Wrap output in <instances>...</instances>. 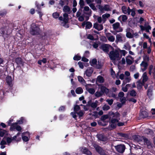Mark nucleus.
<instances>
[{"label":"nucleus","mask_w":155,"mask_h":155,"mask_svg":"<svg viewBox=\"0 0 155 155\" xmlns=\"http://www.w3.org/2000/svg\"><path fill=\"white\" fill-rule=\"evenodd\" d=\"M98 8L101 12H103L104 11H108L110 10V6L107 5H105L104 6L99 5Z\"/></svg>","instance_id":"10"},{"label":"nucleus","mask_w":155,"mask_h":155,"mask_svg":"<svg viewBox=\"0 0 155 155\" xmlns=\"http://www.w3.org/2000/svg\"><path fill=\"white\" fill-rule=\"evenodd\" d=\"M7 13V12L5 10H3L0 11V16L3 17L5 16Z\"/></svg>","instance_id":"46"},{"label":"nucleus","mask_w":155,"mask_h":155,"mask_svg":"<svg viewBox=\"0 0 155 155\" xmlns=\"http://www.w3.org/2000/svg\"><path fill=\"white\" fill-rule=\"evenodd\" d=\"M92 26V23L89 21L86 22V29H90Z\"/></svg>","instance_id":"45"},{"label":"nucleus","mask_w":155,"mask_h":155,"mask_svg":"<svg viewBox=\"0 0 155 155\" xmlns=\"http://www.w3.org/2000/svg\"><path fill=\"white\" fill-rule=\"evenodd\" d=\"M110 108V107L108 105L106 104L104 105L102 109L104 110H109Z\"/></svg>","instance_id":"54"},{"label":"nucleus","mask_w":155,"mask_h":155,"mask_svg":"<svg viewBox=\"0 0 155 155\" xmlns=\"http://www.w3.org/2000/svg\"><path fill=\"white\" fill-rule=\"evenodd\" d=\"M133 138L135 140L139 142L142 141L144 138L139 135H135L133 136Z\"/></svg>","instance_id":"25"},{"label":"nucleus","mask_w":155,"mask_h":155,"mask_svg":"<svg viewBox=\"0 0 155 155\" xmlns=\"http://www.w3.org/2000/svg\"><path fill=\"white\" fill-rule=\"evenodd\" d=\"M94 27L99 31L101 30L103 28V27L102 25L99 24L97 23L94 24Z\"/></svg>","instance_id":"16"},{"label":"nucleus","mask_w":155,"mask_h":155,"mask_svg":"<svg viewBox=\"0 0 155 155\" xmlns=\"http://www.w3.org/2000/svg\"><path fill=\"white\" fill-rule=\"evenodd\" d=\"M63 22H64V24H63V26H64V24L67 23L68 21V15L66 13H65L63 14Z\"/></svg>","instance_id":"21"},{"label":"nucleus","mask_w":155,"mask_h":155,"mask_svg":"<svg viewBox=\"0 0 155 155\" xmlns=\"http://www.w3.org/2000/svg\"><path fill=\"white\" fill-rule=\"evenodd\" d=\"M97 137L99 140L103 141H106L107 140V138L103 134L97 135Z\"/></svg>","instance_id":"18"},{"label":"nucleus","mask_w":155,"mask_h":155,"mask_svg":"<svg viewBox=\"0 0 155 155\" xmlns=\"http://www.w3.org/2000/svg\"><path fill=\"white\" fill-rule=\"evenodd\" d=\"M153 86L150 85L147 91V95L149 97H150L152 95V89Z\"/></svg>","instance_id":"31"},{"label":"nucleus","mask_w":155,"mask_h":155,"mask_svg":"<svg viewBox=\"0 0 155 155\" xmlns=\"http://www.w3.org/2000/svg\"><path fill=\"white\" fill-rule=\"evenodd\" d=\"M78 81L84 85H86V83L84 80L83 78L80 76H78Z\"/></svg>","instance_id":"33"},{"label":"nucleus","mask_w":155,"mask_h":155,"mask_svg":"<svg viewBox=\"0 0 155 155\" xmlns=\"http://www.w3.org/2000/svg\"><path fill=\"white\" fill-rule=\"evenodd\" d=\"M15 129L19 131H20L21 130V127L18 125L17 123H15L12 124L10 128V130L12 131L14 130Z\"/></svg>","instance_id":"8"},{"label":"nucleus","mask_w":155,"mask_h":155,"mask_svg":"<svg viewBox=\"0 0 155 155\" xmlns=\"http://www.w3.org/2000/svg\"><path fill=\"white\" fill-rule=\"evenodd\" d=\"M30 31V33L33 35H39L41 32L39 28L35 24L31 25Z\"/></svg>","instance_id":"2"},{"label":"nucleus","mask_w":155,"mask_h":155,"mask_svg":"<svg viewBox=\"0 0 155 155\" xmlns=\"http://www.w3.org/2000/svg\"><path fill=\"white\" fill-rule=\"evenodd\" d=\"M101 91L102 92L103 94L104 93L107 94L108 92V89L104 86L101 87Z\"/></svg>","instance_id":"35"},{"label":"nucleus","mask_w":155,"mask_h":155,"mask_svg":"<svg viewBox=\"0 0 155 155\" xmlns=\"http://www.w3.org/2000/svg\"><path fill=\"white\" fill-rule=\"evenodd\" d=\"M104 79L102 77L99 76L97 78L96 82L100 83H103L104 82Z\"/></svg>","instance_id":"34"},{"label":"nucleus","mask_w":155,"mask_h":155,"mask_svg":"<svg viewBox=\"0 0 155 155\" xmlns=\"http://www.w3.org/2000/svg\"><path fill=\"white\" fill-rule=\"evenodd\" d=\"M115 149L119 152L123 153L125 149V147L123 144H120L114 147Z\"/></svg>","instance_id":"6"},{"label":"nucleus","mask_w":155,"mask_h":155,"mask_svg":"<svg viewBox=\"0 0 155 155\" xmlns=\"http://www.w3.org/2000/svg\"><path fill=\"white\" fill-rule=\"evenodd\" d=\"M141 69L143 72L145 71L147 69L148 66L147 63L144 61H143L140 64Z\"/></svg>","instance_id":"14"},{"label":"nucleus","mask_w":155,"mask_h":155,"mask_svg":"<svg viewBox=\"0 0 155 155\" xmlns=\"http://www.w3.org/2000/svg\"><path fill=\"white\" fill-rule=\"evenodd\" d=\"M109 115H111V117H115L117 119H118L120 116V114L118 112H116L115 113H114L112 112H110L109 113Z\"/></svg>","instance_id":"19"},{"label":"nucleus","mask_w":155,"mask_h":155,"mask_svg":"<svg viewBox=\"0 0 155 155\" xmlns=\"http://www.w3.org/2000/svg\"><path fill=\"white\" fill-rule=\"evenodd\" d=\"M119 135L120 136L124 138H127V135L125 134L120 133L119 134Z\"/></svg>","instance_id":"60"},{"label":"nucleus","mask_w":155,"mask_h":155,"mask_svg":"<svg viewBox=\"0 0 155 155\" xmlns=\"http://www.w3.org/2000/svg\"><path fill=\"white\" fill-rule=\"evenodd\" d=\"M106 101L108 103V104L110 105H111L113 103V100L112 99H108L106 100Z\"/></svg>","instance_id":"58"},{"label":"nucleus","mask_w":155,"mask_h":155,"mask_svg":"<svg viewBox=\"0 0 155 155\" xmlns=\"http://www.w3.org/2000/svg\"><path fill=\"white\" fill-rule=\"evenodd\" d=\"M112 27L113 29L117 32H121L123 31L122 28L120 27V24L119 22H117L114 24L112 25Z\"/></svg>","instance_id":"5"},{"label":"nucleus","mask_w":155,"mask_h":155,"mask_svg":"<svg viewBox=\"0 0 155 155\" xmlns=\"http://www.w3.org/2000/svg\"><path fill=\"white\" fill-rule=\"evenodd\" d=\"M82 151L84 153L86 154L87 155H91V152L90 151H89L86 148L84 147L82 149Z\"/></svg>","instance_id":"32"},{"label":"nucleus","mask_w":155,"mask_h":155,"mask_svg":"<svg viewBox=\"0 0 155 155\" xmlns=\"http://www.w3.org/2000/svg\"><path fill=\"white\" fill-rule=\"evenodd\" d=\"M24 118L23 117H21V118H20V119L19 120H18V121H17V124H22L23 123V120H24Z\"/></svg>","instance_id":"61"},{"label":"nucleus","mask_w":155,"mask_h":155,"mask_svg":"<svg viewBox=\"0 0 155 155\" xmlns=\"http://www.w3.org/2000/svg\"><path fill=\"white\" fill-rule=\"evenodd\" d=\"M94 146L96 149V151L101 155H105V152L101 147L97 144H94Z\"/></svg>","instance_id":"7"},{"label":"nucleus","mask_w":155,"mask_h":155,"mask_svg":"<svg viewBox=\"0 0 155 155\" xmlns=\"http://www.w3.org/2000/svg\"><path fill=\"white\" fill-rule=\"evenodd\" d=\"M124 93L123 92H120L118 94V96L119 97L122 98L124 97Z\"/></svg>","instance_id":"62"},{"label":"nucleus","mask_w":155,"mask_h":155,"mask_svg":"<svg viewBox=\"0 0 155 155\" xmlns=\"http://www.w3.org/2000/svg\"><path fill=\"white\" fill-rule=\"evenodd\" d=\"M93 71V69L91 67H89L86 70L85 72V74L88 77H90Z\"/></svg>","instance_id":"13"},{"label":"nucleus","mask_w":155,"mask_h":155,"mask_svg":"<svg viewBox=\"0 0 155 155\" xmlns=\"http://www.w3.org/2000/svg\"><path fill=\"white\" fill-rule=\"evenodd\" d=\"M137 87L138 90H140L142 87V86L143 85L144 83L143 82H141L140 80H139L137 82Z\"/></svg>","instance_id":"28"},{"label":"nucleus","mask_w":155,"mask_h":155,"mask_svg":"<svg viewBox=\"0 0 155 155\" xmlns=\"http://www.w3.org/2000/svg\"><path fill=\"white\" fill-rule=\"evenodd\" d=\"M120 119L119 118V120H120ZM111 123H113L115 124H117V123L118 122V120L117 119L112 118L110 121Z\"/></svg>","instance_id":"55"},{"label":"nucleus","mask_w":155,"mask_h":155,"mask_svg":"<svg viewBox=\"0 0 155 155\" xmlns=\"http://www.w3.org/2000/svg\"><path fill=\"white\" fill-rule=\"evenodd\" d=\"M86 90L89 93L91 94H94L95 92V90L93 88H87Z\"/></svg>","instance_id":"44"},{"label":"nucleus","mask_w":155,"mask_h":155,"mask_svg":"<svg viewBox=\"0 0 155 155\" xmlns=\"http://www.w3.org/2000/svg\"><path fill=\"white\" fill-rule=\"evenodd\" d=\"M81 58V57L79 56L78 54L75 55L74 58L73 59L75 61H78L80 60Z\"/></svg>","instance_id":"50"},{"label":"nucleus","mask_w":155,"mask_h":155,"mask_svg":"<svg viewBox=\"0 0 155 155\" xmlns=\"http://www.w3.org/2000/svg\"><path fill=\"white\" fill-rule=\"evenodd\" d=\"M125 37L124 35L121 33L117 34L116 35V42H122L125 41Z\"/></svg>","instance_id":"4"},{"label":"nucleus","mask_w":155,"mask_h":155,"mask_svg":"<svg viewBox=\"0 0 155 155\" xmlns=\"http://www.w3.org/2000/svg\"><path fill=\"white\" fill-rule=\"evenodd\" d=\"M127 19V17L126 15H122L120 16L118 18V20L120 21L123 22L126 21Z\"/></svg>","instance_id":"24"},{"label":"nucleus","mask_w":155,"mask_h":155,"mask_svg":"<svg viewBox=\"0 0 155 155\" xmlns=\"http://www.w3.org/2000/svg\"><path fill=\"white\" fill-rule=\"evenodd\" d=\"M79 4L81 8H83L84 5V0H80Z\"/></svg>","instance_id":"57"},{"label":"nucleus","mask_w":155,"mask_h":155,"mask_svg":"<svg viewBox=\"0 0 155 155\" xmlns=\"http://www.w3.org/2000/svg\"><path fill=\"white\" fill-rule=\"evenodd\" d=\"M131 80L130 77H126L125 76L123 80L122 85L123 86L126 83L130 82Z\"/></svg>","instance_id":"22"},{"label":"nucleus","mask_w":155,"mask_h":155,"mask_svg":"<svg viewBox=\"0 0 155 155\" xmlns=\"http://www.w3.org/2000/svg\"><path fill=\"white\" fill-rule=\"evenodd\" d=\"M103 94L102 93V92L101 91H97L95 94V96L97 97H99L101 96Z\"/></svg>","instance_id":"51"},{"label":"nucleus","mask_w":155,"mask_h":155,"mask_svg":"<svg viewBox=\"0 0 155 155\" xmlns=\"http://www.w3.org/2000/svg\"><path fill=\"white\" fill-rule=\"evenodd\" d=\"M6 82L10 86L12 85V79L11 76H8L6 77Z\"/></svg>","instance_id":"30"},{"label":"nucleus","mask_w":155,"mask_h":155,"mask_svg":"<svg viewBox=\"0 0 155 155\" xmlns=\"http://www.w3.org/2000/svg\"><path fill=\"white\" fill-rule=\"evenodd\" d=\"M129 15L130 13L131 12V15L133 17L135 16L136 13L135 12V9L134 8L131 9L130 8H129Z\"/></svg>","instance_id":"41"},{"label":"nucleus","mask_w":155,"mask_h":155,"mask_svg":"<svg viewBox=\"0 0 155 155\" xmlns=\"http://www.w3.org/2000/svg\"><path fill=\"white\" fill-rule=\"evenodd\" d=\"M98 103V102L97 101H96L95 102L91 103L90 106L92 108H95L97 106Z\"/></svg>","instance_id":"39"},{"label":"nucleus","mask_w":155,"mask_h":155,"mask_svg":"<svg viewBox=\"0 0 155 155\" xmlns=\"http://www.w3.org/2000/svg\"><path fill=\"white\" fill-rule=\"evenodd\" d=\"M63 11L67 14H70L71 12L70 8L67 5L64 6L63 8Z\"/></svg>","instance_id":"20"},{"label":"nucleus","mask_w":155,"mask_h":155,"mask_svg":"<svg viewBox=\"0 0 155 155\" xmlns=\"http://www.w3.org/2000/svg\"><path fill=\"white\" fill-rule=\"evenodd\" d=\"M15 61L19 65H20L22 64V59L20 58H17L15 59Z\"/></svg>","instance_id":"42"},{"label":"nucleus","mask_w":155,"mask_h":155,"mask_svg":"<svg viewBox=\"0 0 155 155\" xmlns=\"http://www.w3.org/2000/svg\"><path fill=\"white\" fill-rule=\"evenodd\" d=\"M106 37L108 40L111 42L114 41L115 40L114 36L112 35L110 33H107L106 34Z\"/></svg>","instance_id":"12"},{"label":"nucleus","mask_w":155,"mask_h":155,"mask_svg":"<svg viewBox=\"0 0 155 155\" xmlns=\"http://www.w3.org/2000/svg\"><path fill=\"white\" fill-rule=\"evenodd\" d=\"M101 49L105 52L108 53L109 51L111 50H113L114 48L109 44H104L101 46Z\"/></svg>","instance_id":"3"},{"label":"nucleus","mask_w":155,"mask_h":155,"mask_svg":"<svg viewBox=\"0 0 155 155\" xmlns=\"http://www.w3.org/2000/svg\"><path fill=\"white\" fill-rule=\"evenodd\" d=\"M76 113L75 112H72L71 113V114L72 116V117L76 119L77 117V116L76 114Z\"/></svg>","instance_id":"63"},{"label":"nucleus","mask_w":155,"mask_h":155,"mask_svg":"<svg viewBox=\"0 0 155 155\" xmlns=\"http://www.w3.org/2000/svg\"><path fill=\"white\" fill-rule=\"evenodd\" d=\"M83 90L81 87H78L75 90V92L77 94H81L83 92Z\"/></svg>","instance_id":"38"},{"label":"nucleus","mask_w":155,"mask_h":155,"mask_svg":"<svg viewBox=\"0 0 155 155\" xmlns=\"http://www.w3.org/2000/svg\"><path fill=\"white\" fill-rule=\"evenodd\" d=\"M26 134H28L29 133L28 132H25L23 133L22 134V139L23 141L25 142H27L29 140L28 137H27L25 136V135Z\"/></svg>","instance_id":"27"},{"label":"nucleus","mask_w":155,"mask_h":155,"mask_svg":"<svg viewBox=\"0 0 155 155\" xmlns=\"http://www.w3.org/2000/svg\"><path fill=\"white\" fill-rule=\"evenodd\" d=\"M110 16V15L109 14H105L102 15V21L103 23H104L106 21L107 18L109 17Z\"/></svg>","instance_id":"29"},{"label":"nucleus","mask_w":155,"mask_h":155,"mask_svg":"<svg viewBox=\"0 0 155 155\" xmlns=\"http://www.w3.org/2000/svg\"><path fill=\"white\" fill-rule=\"evenodd\" d=\"M60 15V14L58 12L53 13L52 14V16L54 18H58Z\"/></svg>","instance_id":"49"},{"label":"nucleus","mask_w":155,"mask_h":155,"mask_svg":"<svg viewBox=\"0 0 155 155\" xmlns=\"http://www.w3.org/2000/svg\"><path fill=\"white\" fill-rule=\"evenodd\" d=\"M94 17L95 19L97 20L98 23H101L102 21V19L101 17L95 15H94Z\"/></svg>","instance_id":"40"},{"label":"nucleus","mask_w":155,"mask_h":155,"mask_svg":"<svg viewBox=\"0 0 155 155\" xmlns=\"http://www.w3.org/2000/svg\"><path fill=\"white\" fill-rule=\"evenodd\" d=\"M128 93H129L130 94V96L133 97L136 96L137 94L136 92L134 90H133L130 91H129Z\"/></svg>","instance_id":"47"},{"label":"nucleus","mask_w":155,"mask_h":155,"mask_svg":"<svg viewBox=\"0 0 155 155\" xmlns=\"http://www.w3.org/2000/svg\"><path fill=\"white\" fill-rule=\"evenodd\" d=\"M143 141L145 143H146L148 147H151V143L150 141L148 140L147 138H144L143 139Z\"/></svg>","instance_id":"37"},{"label":"nucleus","mask_w":155,"mask_h":155,"mask_svg":"<svg viewBox=\"0 0 155 155\" xmlns=\"http://www.w3.org/2000/svg\"><path fill=\"white\" fill-rule=\"evenodd\" d=\"M108 118H111V115H109V113L108 115H105L101 117V119L103 120H105Z\"/></svg>","instance_id":"48"},{"label":"nucleus","mask_w":155,"mask_h":155,"mask_svg":"<svg viewBox=\"0 0 155 155\" xmlns=\"http://www.w3.org/2000/svg\"><path fill=\"white\" fill-rule=\"evenodd\" d=\"M136 69L135 66L134 65H132L130 68V70L131 71H134Z\"/></svg>","instance_id":"64"},{"label":"nucleus","mask_w":155,"mask_h":155,"mask_svg":"<svg viewBox=\"0 0 155 155\" xmlns=\"http://www.w3.org/2000/svg\"><path fill=\"white\" fill-rule=\"evenodd\" d=\"M90 63L91 66L96 67L97 68L100 69L101 68V65L99 64L98 65L97 64V60L95 59H92L90 61Z\"/></svg>","instance_id":"9"},{"label":"nucleus","mask_w":155,"mask_h":155,"mask_svg":"<svg viewBox=\"0 0 155 155\" xmlns=\"http://www.w3.org/2000/svg\"><path fill=\"white\" fill-rule=\"evenodd\" d=\"M126 63L128 65H131L134 61V58L130 55L127 56L126 58Z\"/></svg>","instance_id":"11"},{"label":"nucleus","mask_w":155,"mask_h":155,"mask_svg":"<svg viewBox=\"0 0 155 155\" xmlns=\"http://www.w3.org/2000/svg\"><path fill=\"white\" fill-rule=\"evenodd\" d=\"M124 48L127 50H130L131 49V47L129 44H127L124 45Z\"/></svg>","instance_id":"56"},{"label":"nucleus","mask_w":155,"mask_h":155,"mask_svg":"<svg viewBox=\"0 0 155 155\" xmlns=\"http://www.w3.org/2000/svg\"><path fill=\"white\" fill-rule=\"evenodd\" d=\"M126 36L128 38H133V34H132L127 29L126 31Z\"/></svg>","instance_id":"36"},{"label":"nucleus","mask_w":155,"mask_h":155,"mask_svg":"<svg viewBox=\"0 0 155 155\" xmlns=\"http://www.w3.org/2000/svg\"><path fill=\"white\" fill-rule=\"evenodd\" d=\"M80 109V107L78 105H76L74 107V111L76 113L78 112Z\"/></svg>","instance_id":"52"},{"label":"nucleus","mask_w":155,"mask_h":155,"mask_svg":"<svg viewBox=\"0 0 155 155\" xmlns=\"http://www.w3.org/2000/svg\"><path fill=\"white\" fill-rule=\"evenodd\" d=\"M142 82L144 83H145L147 81L148 78L146 72H145L143 73L142 76Z\"/></svg>","instance_id":"23"},{"label":"nucleus","mask_w":155,"mask_h":155,"mask_svg":"<svg viewBox=\"0 0 155 155\" xmlns=\"http://www.w3.org/2000/svg\"><path fill=\"white\" fill-rule=\"evenodd\" d=\"M129 7L127 8L125 6H123L121 8L124 14H127V13L128 15H129Z\"/></svg>","instance_id":"26"},{"label":"nucleus","mask_w":155,"mask_h":155,"mask_svg":"<svg viewBox=\"0 0 155 155\" xmlns=\"http://www.w3.org/2000/svg\"><path fill=\"white\" fill-rule=\"evenodd\" d=\"M90 7L94 10H96V9L94 4L93 3L90 4L89 5Z\"/></svg>","instance_id":"59"},{"label":"nucleus","mask_w":155,"mask_h":155,"mask_svg":"<svg viewBox=\"0 0 155 155\" xmlns=\"http://www.w3.org/2000/svg\"><path fill=\"white\" fill-rule=\"evenodd\" d=\"M109 54V57L110 59L113 61L119 60L121 57L120 55L119 51L117 50H112Z\"/></svg>","instance_id":"1"},{"label":"nucleus","mask_w":155,"mask_h":155,"mask_svg":"<svg viewBox=\"0 0 155 155\" xmlns=\"http://www.w3.org/2000/svg\"><path fill=\"white\" fill-rule=\"evenodd\" d=\"M84 112L82 111H80L76 113V114L78 115L79 117H82L84 114Z\"/></svg>","instance_id":"53"},{"label":"nucleus","mask_w":155,"mask_h":155,"mask_svg":"<svg viewBox=\"0 0 155 155\" xmlns=\"http://www.w3.org/2000/svg\"><path fill=\"white\" fill-rule=\"evenodd\" d=\"M140 115L142 117L145 118L148 116V113L146 111H143L141 112Z\"/></svg>","instance_id":"43"},{"label":"nucleus","mask_w":155,"mask_h":155,"mask_svg":"<svg viewBox=\"0 0 155 155\" xmlns=\"http://www.w3.org/2000/svg\"><path fill=\"white\" fill-rule=\"evenodd\" d=\"M140 27L141 29V30L142 31L145 30L147 32H149V30L151 29V27L150 26H148L146 27H144V26L140 25Z\"/></svg>","instance_id":"17"},{"label":"nucleus","mask_w":155,"mask_h":155,"mask_svg":"<svg viewBox=\"0 0 155 155\" xmlns=\"http://www.w3.org/2000/svg\"><path fill=\"white\" fill-rule=\"evenodd\" d=\"M83 11L84 14L88 15H90L91 13V11L90 9V8L88 6H85L84 7Z\"/></svg>","instance_id":"15"}]
</instances>
